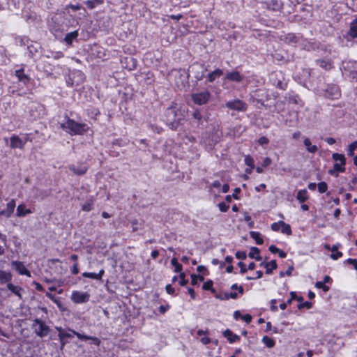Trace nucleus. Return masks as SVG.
Segmentation results:
<instances>
[{"mask_svg": "<svg viewBox=\"0 0 357 357\" xmlns=\"http://www.w3.org/2000/svg\"><path fill=\"white\" fill-rule=\"evenodd\" d=\"M259 252H260V250H259V249L258 248H257V247H252L250 248V252L248 254V256H249V257L253 259L254 257H255L256 255L257 254H259Z\"/></svg>", "mask_w": 357, "mask_h": 357, "instance_id": "a19ab883", "label": "nucleus"}, {"mask_svg": "<svg viewBox=\"0 0 357 357\" xmlns=\"http://www.w3.org/2000/svg\"><path fill=\"white\" fill-rule=\"evenodd\" d=\"M280 230L282 233L290 235L291 234V229L289 225L282 221Z\"/></svg>", "mask_w": 357, "mask_h": 357, "instance_id": "f704fd0d", "label": "nucleus"}, {"mask_svg": "<svg viewBox=\"0 0 357 357\" xmlns=\"http://www.w3.org/2000/svg\"><path fill=\"white\" fill-rule=\"evenodd\" d=\"M303 143L309 153H314L317 151V146L316 145H312L309 138H305Z\"/></svg>", "mask_w": 357, "mask_h": 357, "instance_id": "f3484780", "label": "nucleus"}, {"mask_svg": "<svg viewBox=\"0 0 357 357\" xmlns=\"http://www.w3.org/2000/svg\"><path fill=\"white\" fill-rule=\"evenodd\" d=\"M317 187L318 190L320 193L326 192L328 189L327 183L324 181L319 183Z\"/></svg>", "mask_w": 357, "mask_h": 357, "instance_id": "ea45409f", "label": "nucleus"}, {"mask_svg": "<svg viewBox=\"0 0 357 357\" xmlns=\"http://www.w3.org/2000/svg\"><path fill=\"white\" fill-rule=\"evenodd\" d=\"M268 8L273 10H278L281 8V4L276 0L271 1L268 4Z\"/></svg>", "mask_w": 357, "mask_h": 357, "instance_id": "4c0bfd02", "label": "nucleus"}, {"mask_svg": "<svg viewBox=\"0 0 357 357\" xmlns=\"http://www.w3.org/2000/svg\"><path fill=\"white\" fill-rule=\"evenodd\" d=\"M15 74L20 82H22L25 84L29 82V78L24 73L23 70H16Z\"/></svg>", "mask_w": 357, "mask_h": 357, "instance_id": "5701e85b", "label": "nucleus"}, {"mask_svg": "<svg viewBox=\"0 0 357 357\" xmlns=\"http://www.w3.org/2000/svg\"><path fill=\"white\" fill-rule=\"evenodd\" d=\"M349 34L352 38H357V19L351 22Z\"/></svg>", "mask_w": 357, "mask_h": 357, "instance_id": "a878e982", "label": "nucleus"}, {"mask_svg": "<svg viewBox=\"0 0 357 357\" xmlns=\"http://www.w3.org/2000/svg\"><path fill=\"white\" fill-rule=\"evenodd\" d=\"M61 128L71 135H83L89 129L86 124L79 123L72 119H68L66 122L62 123Z\"/></svg>", "mask_w": 357, "mask_h": 357, "instance_id": "f03ea898", "label": "nucleus"}, {"mask_svg": "<svg viewBox=\"0 0 357 357\" xmlns=\"http://www.w3.org/2000/svg\"><path fill=\"white\" fill-rule=\"evenodd\" d=\"M225 106L230 109L238 112H245L248 108V105L241 100L228 101L225 103Z\"/></svg>", "mask_w": 357, "mask_h": 357, "instance_id": "0eeeda50", "label": "nucleus"}, {"mask_svg": "<svg viewBox=\"0 0 357 357\" xmlns=\"http://www.w3.org/2000/svg\"><path fill=\"white\" fill-rule=\"evenodd\" d=\"M73 335H76L79 339L82 340H91L95 344L98 346L100 344V340L96 337L83 335L70 329H68V331H64L63 333H61L60 335H59V339L70 338L72 337Z\"/></svg>", "mask_w": 357, "mask_h": 357, "instance_id": "20e7f679", "label": "nucleus"}, {"mask_svg": "<svg viewBox=\"0 0 357 357\" xmlns=\"http://www.w3.org/2000/svg\"><path fill=\"white\" fill-rule=\"evenodd\" d=\"M282 222V221H279L278 222L273 223L271 225V229L275 231L280 230Z\"/></svg>", "mask_w": 357, "mask_h": 357, "instance_id": "a18cd8bd", "label": "nucleus"}, {"mask_svg": "<svg viewBox=\"0 0 357 357\" xmlns=\"http://www.w3.org/2000/svg\"><path fill=\"white\" fill-rule=\"evenodd\" d=\"M262 342L268 348H272L275 345V341L268 336L263 337Z\"/></svg>", "mask_w": 357, "mask_h": 357, "instance_id": "72a5a7b5", "label": "nucleus"}, {"mask_svg": "<svg viewBox=\"0 0 357 357\" xmlns=\"http://www.w3.org/2000/svg\"><path fill=\"white\" fill-rule=\"evenodd\" d=\"M94 200L93 199H89L87 200L82 206V209L84 211H90L93 209Z\"/></svg>", "mask_w": 357, "mask_h": 357, "instance_id": "7c9ffc66", "label": "nucleus"}, {"mask_svg": "<svg viewBox=\"0 0 357 357\" xmlns=\"http://www.w3.org/2000/svg\"><path fill=\"white\" fill-rule=\"evenodd\" d=\"M241 319L245 321L247 324H249L252 321V316L250 314H245L241 317Z\"/></svg>", "mask_w": 357, "mask_h": 357, "instance_id": "4d7b16f0", "label": "nucleus"}, {"mask_svg": "<svg viewBox=\"0 0 357 357\" xmlns=\"http://www.w3.org/2000/svg\"><path fill=\"white\" fill-rule=\"evenodd\" d=\"M69 169L73 172H74L75 174H77V175H83L87 171V167L84 165H79L77 166L73 165L69 166Z\"/></svg>", "mask_w": 357, "mask_h": 357, "instance_id": "f8f14e48", "label": "nucleus"}, {"mask_svg": "<svg viewBox=\"0 0 357 357\" xmlns=\"http://www.w3.org/2000/svg\"><path fill=\"white\" fill-rule=\"evenodd\" d=\"M307 307V309L311 308V307H312V303H310V302H307H307H305V303H303L299 304V305H298V307L299 309H301V308H303V307Z\"/></svg>", "mask_w": 357, "mask_h": 357, "instance_id": "864d4df0", "label": "nucleus"}, {"mask_svg": "<svg viewBox=\"0 0 357 357\" xmlns=\"http://www.w3.org/2000/svg\"><path fill=\"white\" fill-rule=\"evenodd\" d=\"M293 270H294V266H289L287 271H285V272L281 271L280 273V277H283L284 275L290 276L291 275V272H292Z\"/></svg>", "mask_w": 357, "mask_h": 357, "instance_id": "de8ad7c7", "label": "nucleus"}, {"mask_svg": "<svg viewBox=\"0 0 357 357\" xmlns=\"http://www.w3.org/2000/svg\"><path fill=\"white\" fill-rule=\"evenodd\" d=\"M11 279L12 275L10 273L0 270V282L1 283L8 282Z\"/></svg>", "mask_w": 357, "mask_h": 357, "instance_id": "b1692460", "label": "nucleus"}, {"mask_svg": "<svg viewBox=\"0 0 357 357\" xmlns=\"http://www.w3.org/2000/svg\"><path fill=\"white\" fill-rule=\"evenodd\" d=\"M8 289L11 291L14 294L22 298L21 291H23L22 288L19 286H15L11 283L7 284Z\"/></svg>", "mask_w": 357, "mask_h": 357, "instance_id": "a211bd4d", "label": "nucleus"}, {"mask_svg": "<svg viewBox=\"0 0 357 357\" xmlns=\"http://www.w3.org/2000/svg\"><path fill=\"white\" fill-rule=\"evenodd\" d=\"M213 282L211 280H208L204 283L203 289L205 290H211V291H214V289L212 287Z\"/></svg>", "mask_w": 357, "mask_h": 357, "instance_id": "37998d69", "label": "nucleus"}, {"mask_svg": "<svg viewBox=\"0 0 357 357\" xmlns=\"http://www.w3.org/2000/svg\"><path fill=\"white\" fill-rule=\"evenodd\" d=\"M258 142H259V144H261V145H264V144H268L269 140H268V139L267 137H260V138L259 139Z\"/></svg>", "mask_w": 357, "mask_h": 357, "instance_id": "6e6d98bb", "label": "nucleus"}, {"mask_svg": "<svg viewBox=\"0 0 357 357\" xmlns=\"http://www.w3.org/2000/svg\"><path fill=\"white\" fill-rule=\"evenodd\" d=\"M131 224H132V231H137V229H138V227H137L138 222H137V220H132Z\"/></svg>", "mask_w": 357, "mask_h": 357, "instance_id": "680f3d73", "label": "nucleus"}, {"mask_svg": "<svg viewBox=\"0 0 357 357\" xmlns=\"http://www.w3.org/2000/svg\"><path fill=\"white\" fill-rule=\"evenodd\" d=\"M69 8H70L73 10H78L81 8V6L78 3L76 5L70 4L68 6Z\"/></svg>", "mask_w": 357, "mask_h": 357, "instance_id": "774afa93", "label": "nucleus"}, {"mask_svg": "<svg viewBox=\"0 0 357 357\" xmlns=\"http://www.w3.org/2000/svg\"><path fill=\"white\" fill-rule=\"evenodd\" d=\"M347 262L349 264H351L354 266V268L356 270H357V260L356 259H348L347 260Z\"/></svg>", "mask_w": 357, "mask_h": 357, "instance_id": "5fc2aeb1", "label": "nucleus"}, {"mask_svg": "<svg viewBox=\"0 0 357 357\" xmlns=\"http://www.w3.org/2000/svg\"><path fill=\"white\" fill-rule=\"evenodd\" d=\"M25 142H24L18 136L13 135L10 137V145L12 149H23Z\"/></svg>", "mask_w": 357, "mask_h": 357, "instance_id": "9b49d317", "label": "nucleus"}, {"mask_svg": "<svg viewBox=\"0 0 357 357\" xmlns=\"http://www.w3.org/2000/svg\"><path fill=\"white\" fill-rule=\"evenodd\" d=\"M317 63L319 64V66L326 70H329L331 68H333V62L330 59H321V60H317Z\"/></svg>", "mask_w": 357, "mask_h": 357, "instance_id": "dca6fc26", "label": "nucleus"}, {"mask_svg": "<svg viewBox=\"0 0 357 357\" xmlns=\"http://www.w3.org/2000/svg\"><path fill=\"white\" fill-rule=\"evenodd\" d=\"M90 295L86 292L73 291L71 296V300L75 303H84L89 301Z\"/></svg>", "mask_w": 357, "mask_h": 357, "instance_id": "6e6552de", "label": "nucleus"}, {"mask_svg": "<svg viewBox=\"0 0 357 357\" xmlns=\"http://www.w3.org/2000/svg\"><path fill=\"white\" fill-rule=\"evenodd\" d=\"M236 257L237 259H245L246 257H247V255H246V252H244V251H238L236 253Z\"/></svg>", "mask_w": 357, "mask_h": 357, "instance_id": "09e8293b", "label": "nucleus"}, {"mask_svg": "<svg viewBox=\"0 0 357 357\" xmlns=\"http://www.w3.org/2000/svg\"><path fill=\"white\" fill-rule=\"evenodd\" d=\"M226 79L229 81L240 82L243 80V77L240 74L239 72L232 71L227 74Z\"/></svg>", "mask_w": 357, "mask_h": 357, "instance_id": "ddd939ff", "label": "nucleus"}, {"mask_svg": "<svg viewBox=\"0 0 357 357\" xmlns=\"http://www.w3.org/2000/svg\"><path fill=\"white\" fill-rule=\"evenodd\" d=\"M250 236L255 240L257 244L261 245L264 243L263 238H261L260 234L257 231H250Z\"/></svg>", "mask_w": 357, "mask_h": 357, "instance_id": "c756f323", "label": "nucleus"}, {"mask_svg": "<svg viewBox=\"0 0 357 357\" xmlns=\"http://www.w3.org/2000/svg\"><path fill=\"white\" fill-rule=\"evenodd\" d=\"M104 270L102 269L98 273L84 272L82 273V276L84 278H89L93 280H100L104 275Z\"/></svg>", "mask_w": 357, "mask_h": 357, "instance_id": "2eb2a0df", "label": "nucleus"}, {"mask_svg": "<svg viewBox=\"0 0 357 357\" xmlns=\"http://www.w3.org/2000/svg\"><path fill=\"white\" fill-rule=\"evenodd\" d=\"M229 207V206L228 204H225V202H220L218 204V208H219L220 211L222 212L227 211Z\"/></svg>", "mask_w": 357, "mask_h": 357, "instance_id": "c03bdc74", "label": "nucleus"}, {"mask_svg": "<svg viewBox=\"0 0 357 357\" xmlns=\"http://www.w3.org/2000/svg\"><path fill=\"white\" fill-rule=\"evenodd\" d=\"M15 208V202L14 199H12L7 204L6 209L3 210L5 212V215L8 218L10 217L11 214L13 213Z\"/></svg>", "mask_w": 357, "mask_h": 357, "instance_id": "aec40b11", "label": "nucleus"}, {"mask_svg": "<svg viewBox=\"0 0 357 357\" xmlns=\"http://www.w3.org/2000/svg\"><path fill=\"white\" fill-rule=\"evenodd\" d=\"M200 341L203 344H208L211 342V339L207 337H204L201 338Z\"/></svg>", "mask_w": 357, "mask_h": 357, "instance_id": "338daca9", "label": "nucleus"}, {"mask_svg": "<svg viewBox=\"0 0 357 357\" xmlns=\"http://www.w3.org/2000/svg\"><path fill=\"white\" fill-rule=\"evenodd\" d=\"M46 296H47L50 299H51L55 304H56V305L59 307V308H61L62 307V303L61 302L59 301V298H57L56 297H55L53 294L49 293V292H47L46 293Z\"/></svg>", "mask_w": 357, "mask_h": 357, "instance_id": "c9c22d12", "label": "nucleus"}, {"mask_svg": "<svg viewBox=\"0 0 357 357\" xmlns=\"http://www.w3.org/2000/svg\"><path fill=\"white\" fill-rule=\"evenodd\" d=\"M241 192V189L239 188H236L234 190V193L232 195V197L236 199H238V194Z\"/></svg>", "mask_w": 357, "mask_h": 357, "instance_id": "e2e57ef3", "label": "nucleus"}, {"mask_svg": "<svg viewBox=\"0 0 357 357\" xmlns=\"http://www.w3.org/2000/svg\"><path fill=\"white\" fill-rule=\"evenodd\" d=\"M296 198L300 202H305L308 199L307 190L305 189L299 190L297 193Z\"/></svg>", "mask_w": 357, "mask_h": 357, "instance_id": "bb28decb", "label": "nucleus"}, {"mask_svg": "<svg viewBox=\"0 0 357 357\" xmlns=\"http://www.w3.org/2000/svg\"><path fill=\"white\" fill-rule=\"evenodd\" d=\"M211 97L208 91H204L199 93H195L191 95V99L196 105H202L206 104Z\"/></svg>", "mask_w": 357, "mask_h": 357, "instance_id": "423d86ee", "label": "nucleus"}, {"mask_svg": "<svg viewBox=\"0 0 357 357\" xmlns=\"http://www.w3.org/2000/svg\"><path fill=\"white\" fill-rule=\"evenodd\" d=\"M223 74V71L220 69H216L208 75V80L213 82L217 77H220Z\"/></svg>", "mask_w": 357, "mask_h": 357, "instance_id": "4be33fe9", "label": "nucleus"}, {"mask_svg": "<svg viewBox=\"0 0 357 357\" xmlns=\"http://www.w3.org/2000/svg\"><path fill=\"white\" fill-rule=\"evenodd\" d=\"M43 107L42 105L36 103H33L30 107L29 113L33 119H38L40 118L43 114Z\"/></svg>", "mask_w": 357, "mask_h": 357, "instance_id": "1a4fd4ad", "label": "nucleus"}, {"mask_svg": "<svg viewBox=\"0 0 357 357\" xmlns=\"http://www.w3.org/2000/svg\"><path fill=\"white\" fill-rule=\"evenodd\" d=\"M171 264L174 267V271L176 273H181L182 265L178 262L176 258H172L171 260Z\"/></svg>", "mask_w": 357, "mask_h": 357, "instance_id": "473e14b6", "label": "nucleus"}, {"mask_svg": "<svg viewBox=\"0 0 357 357\" xmlns=\"http://www.w3.org/2000/svg\"><path fill=\"white\" fill-rule=\"evenodd\" d=\"M197 278H199L201 281L204 280V277L203 276H201V275L197 276L195 275H192V284L195 285V284H197Z\"/></svg>", "mask_w": 357, "mask_h": 357, "instance_id": "3c124183", "label": "nucleus"}, {"mask_svg": "<svg viewBox=\"0 0 357 357\" xmlns=\"http://www.w3.org/2000/svg\"><path fill=\"white\" fill-rule=\"evenodd\" d=\"M332 158L336 162L333 165V169H330L328 173L331 175L337 176L339 172H344L345 171V157L343 154L335 153L332 155Z\"/></svg>", "mask_w": 357, "mask_h": 357, "instance_id": "7ed1b4c3", "label": "nucleus"}, {"mask_svg": "<svg viewBox=\"0 0 357 357\" xmlns=\"http://www.w3.org/2000/svg\"><path fill=\"white\" fill-rule=\"evenodd\" d=\"M334 93H333L332 96L331 97V98H337L340 96V91L339 89L335 87L334 89Z\"/></svg>", "mask_w": 357, "mask_h": 357, "instance_id": "13d9d810", "label": "nucleus"}, {"mask_svg": "<svg viewBox=\"0 0 357 357\" xmlns=\"http://www.w3.org/2000/svg\"><path fill=\"white\" fill-rule=\"evenodd\" d=\"M78 36V32L77 31L68 33L66 35L65 41L68 44H71L73 40Z\"/></svg>", "mask_w": 357, "mask_h": 357, "instance_id": "c85d7f7f", "label": "nucleus"}, {"mask_svg": "<svg viewBox=\"0 0 357 357\" xmlns=\"http://www.w3.org/2000/svg\"><path fill=\"white\" fill-rule=\"evenodd\" d=\"M260 266H263L266 268V273L271 274L273 270L277 268V263L275 260H272L270 262L264 263L262 262Z\"/></svg>", "mask_w": 357, "mask_h": 357, "instance_id": "4468645a", "label": "nucleus"}, {"mask_svg": "<svg viewBox=\"0 0 357 357\" xmlns=\"http://www.w3.org/2000/svg\"><path fill=\"white\" fill-rule=\"evenodd\" d=\"M165 289L167 292L169 294H173L174 292V289L172 287L171 284H167Z\"/></svg>", "mask_w": 357, "mask_h": 357, "instance_id": "052dcab7", "label": "nucleus"}, {"mask_svg": "<svg viewBox=\"0 0 357 357\" xmlns=\"http://www.w3.org/2000/svg\"><path fill=\"white\" fill-rule=\"evenodd\" d=\"M103 3V0H88L85 2L87 7L90 9L94 8L97 5H100Z\"/></svg>", "mask_w": 357, "mask_h": 357, "instance_id": "2f4dec72", "label": "nucleus"}, {"mask_svg": "<svg viewBox=\"0 0 357 357\" xmlns=\"http://www.w3.org/2000/svg\"><path fill=\"white\" fill-rule=\"evenodd\" d=\"M32 328L33 329L34 333L40 337H43L47 335L50 332L49 326H47L43 321L39 319L33 320Z\"/></svg>", "mask_w": 357, "mask_h": 357, "instance_id": "39448f33", "label": "nucleus"}, {"mask_svg": "<svg viewBox=\"0 0 357 357\" xmlns=\"http://www.w3.org/2000/svg\"><path fill=\"white\" fill-rule=\"evenodd\" d=\"M315 286L319 289H322L324 291H328L329 287L325 285L322 282H317Z\"/></svg>", "mask_w": 357, "mask_h": 357, "instance_id": "49530a36", "label": "nucleus"}, {"mask_svg": "<svg viewBox=\"0 0 357 357\" xmlns=\"http://www.w3.org/2000/svg\"><path fill=\"white\" fill-rule=\"evenodd\" d=\"M12 266L19 274L31 277L30 272L26 269L22 262L14 261L12 262Z\"/></svg>", "mask_w": 357, "mask_h": 357, "instance_id": "9d476101", "label": "nucleus"}, {"mask_svg": "<svg viewBox=\"0 0 357 357\" xmlns=\"http://www.w3.org/2000/svg\"><path fill=\"white\" fill-rule=\"evenodd\" d=\"M193 119L197 121V125L199 126L203 123V117L199 109H196L192 113Z\"/></svg>", "mask_w": 357, "mask_h": 357, "instance_id": "cd10ccee", "label": "nucleus"}, {"mask_svg": "<svg viewBox=\"0 0 357 357\" xmlns=\"http://www.w3.org/2000/svg\"><path fill=\"white\" fill-rule=\"evenodd\" d=\"M223 335L231 343L236 342L240 339L239 336L234 335L232 332L228 329L224 331Z\"/></svg>", "mask_w": 357, "mask_h": 357, "instance_id": "6ab92c4d", "label": "nucleus"}, {"mask_svg": "<svg viewBox=\"0 0 357 357\" xmlns=\"http://www.w3.org/2000/svg\"><path fill=\"white\" fill-rule=\"evenodd\" d=\"M180 281L179 284L181 286H185L188 283V280L185 279V275L183 273H180Z\"/></svg>", "mask_w": 357, "mask_h": 357, "instance_id": "8fccbe9b", "label": "nucleus"}, {"mask_svg": "<svg viewBox=\"0 0 357 357\" xmlns=\"http://www.w3.org/2000/svg\"><path fill=\"white\" fill-rule=\"evenodd\" d=\"M291 298L287 301L289 305H290L294 299H296V292L291 291L290 293Z\"/></svg>", "mask_w": 357, "mask_h": 357, "instance_id": "bf43d9fd", "label": "nucleus"}, {"mask_svg": "<svg viewBox=\"0 0 357 357\" xmlns=\"http://www.w3.org/2000/svg\"><path fill=\"white\" fill-rule=\"evenodd\" d=\"M238 266L241 268V273L244 274L247 272L245 264L243 262H238Z\"/></svg>", "mask_w": 357, "mask_h": 357, "instance_id": "603ef678", "label": "nucleus"}, {"mask_svg": "<svg viewBox=\"0 0 357 357\" xmlns=\"http://www.w3.org/2000/svg\"><path fill=\"white\" fill-rule=\"evenodd\" d=\"M271 158H269L266 157V158L264 160V161H263V166H264V167H268V166H269V165H271Z\"/></svg>", "mask_w": 357, "mask_h": 357, "instance_id": "0e129e2a", "label": "nucleus"}, {"mask_svg": "<svg viewBox=\"0 0 357 357\" xmlns=\"http://www.w3.org/2000/svg\"><path fill=\"white\" fill-rule=\"evenodd\" d=\"M166 122L172 130H176L184 120L183 112L174 104L166 110Z\"/></svg>", "mask_w": 357, "mask_h": 357, "instance_id": "f257e3e1", "label": "nucleus"}, {"mask_svg": "<svg viewBox=\"0 0 357 357\" xmlns=\"http://www.w3.org/2000/svg\"><path fill=\"white\" fill-rule=\"evenodd\" d=\"M284 40L287 43H294L297 42V38L294 33H288L285 36Z\"/></svg>", "mask_w": 357, "mask_h": 357, "instance_id": "e433bc0d", "label": "nucleus"}, {"mask_svg": "<svg viewBox=\"0 0 357 357\" xmlns=\"http://www.w3.org/2000/svg\"><path fill=\"white\" fill-rule=\"evenodd\" d=\"M269 250H270L271 252L275 254V253H278L280 250L278 248H276L275 245H271L269 247Z\"/></svg>", "mask_w": 357, "mask_h": 357, "instance_id": "69168bd1", "label": "nucleus"}, {"mask_svg": "<svg viewBox=\"0 0 357 357\" xmlns=\"http://www.w3.org/2000/svg\"><path fill=\"white\" fill-rule=\"evenodd\" d=\"M245 163L246 165L250 167L251 168L254 167V160L252 158L250 155H246L245 157Z\"/></svg>", "mask_w": 357, "mask_h": 357, "instance_id": "79ce46f5", "label": "nucleus"}, {"mask_svg": "<svg viewBox=\"0 0 357 357\" xmlns=\"http://www.w3.org/2000/svg\"><path fill=\"white\" fill-rule=\"evenodd\" d=\"M356 149H357V141H355L349 145L348 155L349 156H353L354 154V151Z\"/></svg>", "mask_w": 357, "mask_h": 357, "instance_id": "58836bf2", "label": "nucleus"}, {"mask_svg": "<svg viewBox=\"0 0 357 357\" xmlns=\"http://www.w3.org/2000/svg\"><path fill=\"white\" fill-rule=\"evenodd\" d=\"M340 246V245L337 243L336 245H334L331 248V251L333 252V253L331 254V257L334 260H336L342 256V253L341 252L337 251Z\"/></svg>", "mask_w": 357, "mask_h": 357, "instance_id": "412c9836", "label": "nucleus"}, {"mask_svg": "<svg viewBox=\"0 0 357 357\" xmlns=\"http://www.w3.org/2000/svg\"><path fill=\"white\" fill-rule=\"evenodd\" d=\"M31 211L29 209H26L25 206L23 204H20L17 208V215L18 217L24 216L26 214L31 213Z\"/></svg>", "mask_w": 357, "mask_h": 357, "instance_id": "393cba45", "label": "nucleus"}]
</instances>
